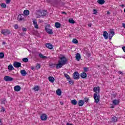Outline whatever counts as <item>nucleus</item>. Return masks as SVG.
<instances>
[{"label":"nucleus","instance_id":"34","mask_svg":"<svg viewBox=\"0 0 125 125\" xmlns=\"http://www.w3.org/2000/svg\"><path fill=\"white\" fill-rule=\"evenodd\" d=\"M109 34L115 35V31H114L113 29H110L109 32Z\"/></svg>","mask_w":125,"mask_h":125},{"label":"nucleus","instance_id":"49","mask_svg":"<svg viewBox=\"0 0 125 125\" xmlns=\"http://www.w3.org/2000/svg\"><path fill=\"white\" fill-rule=\"evenodd\" d=\"M14 28H15V29H18V25L15 24L14 25Z\"/></svg>","mask_w":125,"mask_h":125},{"label":"nucleus","instance_id":"22","mask_svg":"<svg viewBox=\"0 0 125 125\" xmlns=\"http://www.w3.org/2000/svg\"><path fill=\"white\" fill-rule=\"evenodd\" d=\"M76 58L77 61H80V60L81 59V54L78 53L76 55Z\"/></svg>","mask_w":125,"mask_h":125},{"label":"nucleus","instance_id":"32","mask_svg":"<svg viewBox=\"0 0 125 125\" xmlns=\"http://www.w3.org/2000/svg\"><path fill=\"white\" fill-rule=\"evenodd\" d=\"M4 58V53L3 52H0V59H2V58Z\"/></svg>","mask_w":125,"mask_h":125},{"label":"nucleus","instance_id":"57","mask_svg":"<svg viewBox=\"0 0 125 125\" xmlns=\"http://www.w3.org/2000/svg\"><path fill=\"white\" fill-rule=\"evenodd\" d=\"M66 125H73V124H70V123H66Z\"/></svg>","mask_w":125,"mask_h":125},{"label":"nucleus","instance_id":"3","mask_svg":"<svg viewBox=\"0 0 125 125\" xmlns=\"http://www.w3.org/2000/svg\"><path fill=\"white\" fill-rule=\"evenodd\" d=\"M94 99L95 100V103H98L100 100V95L98 92H96L94 94Z\"/></svg>","mask_w":125,"mask_h":125},{"label":"nucleus","instance_id":"58","mask_svg":"<svg viewBox=\"0 0 125 125\" xmlns=\"http://www.w3.org/2000/svg\"><path fill=\"white\" fill-rule=\"evenodd\" d=\"M62 14H67V13H66L65 12H62Z\"/></svg>","mask_w":125,"mask_h":125},{"label":"nucleus","instance_id":"28","mask_svg":"<svg viewBox=\"0 0 125 125\" xmlns=\"http://www.w3.org/2000/svg\"><path fill=\"white\" fill-rule=\"evenodd\" d=\"M55 26L57 28H60V27H61V24L57 22L55 23Z\"/></svg>","mask_w":125,"mask_h":125},{"label":"nucleus","instance_id":"25","mask_svg":"<svg viewBox=\"0 0 125 125\" xmlns=\"http://www.w3.org/2000/svg\"><path fill=\"white\" fill-rule=\"evenodd\" d=\"M23 14L24 15H25L26 16H28V15H29V14H30V11H29V10H25L23 11Z\"/></svg>","mask_w":125,"mask_h":125},{"label":"nucleus","instance_id":"27","mask_svg":"<svg viewBox=\"0 0 125 125\" xmlns=\"http://www.w3.org/2000/svg\"><path fill=\"white\" fill-rule=\"evenodd\" d=\"M39 56L42 59H44V58H47V57L43 56L41 53H39Z\"/></svg>","mask_w":125,"mask_h":125},{"label":"nucleus","instance_id":"61","mask_svg":"<svg viewBox=\"0 0 125 125\" xmlns=\"http://www.w3.org/2000/svg\"><path fill=\"white\" fill-rule=\"evenodd\" d=\"M61 105H63V104H64L62 102H61Z\"/></svg>","mask_w":125,"mask_h":125},{"label":"nucleus","instance_id":"20","mask_svg":"<svg viewBox=\"0 0 125 125\" xmlns=\"http://www.w3.org/2000/svg\"><path fill=\"white\" fill-rule=\"evenodd\" d=\"M119 103H120V101L119 100H114L113 101L114 105H119Z\"/></svg>","mask_w":125,"mask_h":125},{"label":"nucleus","instance_id":"40","mask_svg":"<svg viewBox=\"0 0 125 125\" xmlns=\"http://www.w3.org/2000/svg\"><path fill=\"white\" fill-rule=\"evenodd\" d=\"M10 1H11V0H6L5 2L6 4H8L9 3H10Z\"/></svg>","mask_w":125,"mask_h":125},{"label":"nucleus","instance_id":"29","mask_svg":"<svg viewBox=\"0 0 125 125\" xmlns=\"http://www.w3.org/2000/svg\"><path fill=\"white\" fill-rule=\"evenodd\" d=\"M73 43H75V44H77V43H79V41L76 39H73L72 40Z\"/></svg>","mask_w":125,"mask_h":125},{"label":"nucleus","instance_id":"46","mask_svg":"<svg viewBox=\"0 0 125 125\" xmlns=\"http://www.w3.org/2000/svg\"><path fill=\"white\" fill-rule=\"evenodd\" d=\"M22 31H23V32H26V31H27V28H24V27H23V28H22Z\"/></svg>","mask_w":125,"mask_h":125},{"label":"nucleus","instance_id":"31","mask_svg":"<svg viewBox=\"0 0 125 125\" xmlns=\"http://www.w3.org/2000/svg\"><path fill=\"white\" fill-rule=\"evenodd\" d=\"M33 89L35 91H38V90H40V87L39 86H36L33 88Z\"/></svg>","mask_w":125,"mask_h":125},{"label":"nucleus","instance_id":"12","mask_svg":"<svg viewBox=\"0 0 125 125\" xmlns=\"http://www.w3.org/2000/svg\"><path fill=\"white\" fill-rule=\"evenodd\" d=\"M4 80L6 82H12V81H13V78L9 76H5L4 77Z\"/></svg>","mask_w":125,"mask_h":125},{"label":"nucleus","instance_id":"36","mask_svg":"<svg viewBox=\"0 0 125 125\" xmlns=\"http://www.w3.org/2000/svg\"><path fill=\"white\" fill-rule=\"evenodd\" d=\"M112 122H116L118 121V119H117V117H114L112 118Z\"/></svg>","mask_w":125,"mask_h":125},{"label":"nucleus","instance_id":"19","mask_svg":"<svg viewBox=\"0 0 125 125\" xmlns=\"http://www.w3.org/2000/svg\"><path fill=\"white\" fill-rule=\"evenodd\" d=\"M21 74L22 76H25L27 75V72L25 70H22L21 71Z\"/></svg>","mask_w":125,"mask_h":125},{"label":"nucleus","instance_id":"2","mask_svg":"<svg viewBox=\"0 0 125 125\" xmlns=\"http://www.w3.org/2000/svg\"><path fill=\"white\" fill-rule=\"evenodd\" d=\"M113 36H115V35L109 33V35H108V32H107V31H104L103 37H104L105 40H108V38H109V40H112V38H113Z\"/></svg>","mask_w":125,"mask_h":125},{"label":"nucleus","instance_id":"8","mask_svg":"<svg viewBox=\"0 0 125 125\" xmlns=\"http://www.w3.org/2000/svg\"><path fill=\"white\" fill-rule=\"evenodd\" d=\"M1 34L4 35V36H7L10 34V31L7 29H3L1 31Z\"/></svg>","mask_w":125,"mask_h":125},{"label":"nucleus","instance_id":"44","mask_svg":"<svg viewBox=\"0 0 125 125\" xmlns=\"http://www.w3.org/2000/svg\"><path fill=\"white\" fill-rule=\"evenodd\" d=\"M93 14H96L97 13V11L96 10V9H93Z\"/></svg>","mask_w":125,"mask_h":125},{"label":"nucleus","instance_id":"4","mask_svg":"<svg viewBox=\"0 0 125 125\" xmlns=\"http://www.w3.org/2000/svg\"><path fill=\"white\" fill-rule=\"evenodd\" d=\"M48 27H49V25H46L45 26V30L46 32V33H47V34H49V35H52V34H53L52 29H50L48 28Z\"/></svg>","mask_w":125,"mask_h":125},{"label":"nucleus","instance_id":"7","mask_svg":"<svg viewBox=\"0 0 125 125\" xmlns=\"http://www.w3.org/2000/svg\"><path fill=\"white\" fill-rule=\"evenodd\" d=\"M32 21L35 29H39V25L38 24V22H37V19H33Z\"/></svg>","mask_w":125,"mask_h":125},{"label":"nucleus","instance_id":"10","mask_svg":"<svg viewBox=\"0 0 125 125\" xmlns=\"http://www.w3.org/2000/svg\"><path fill=\"white\" fill-rule=\"evenodd\" d=\"M13 66L15 68H20V67H21V62H15L13 63Z\"/></svg>","mask_w":125,"mask_h":125},{"label":"nucleus","instance_id":"45","mask_svg":"<svg viewBox=\"0 0 125 125\" xmlns=\"http://www.w3.org/2000/svg\"><path fill=\"white\" fill-rule=\"evenodd\" d=\"M86 56L87 57H90V53H86Z\"/></svg>","mask_w":125,"mask_h":125},{"label":"nucleus","instance_id":"33","mask_svg":"<svg viewBox=\"0 0 125 125\" xmlns=\"http://www.w3.org/2000/svg\"><path fill=\"white\" fill-rule=\"evenodd\" d=\"M0 6L2 7V8H5L6 7V4L4 3H1L0 4Z\"/></svg>","mask_w":125,"mask_h":125},{"label":"nucleus","instance_id":"37","mask_svg":"<svg viewBox=\"0 0 125 125\" xmlns=\"http://www.w3.org/2000/svg\"><path fill=\"white\" fill-rule=\"evenodd\" d=\"M22 61H23V62H28L29 61V59L27 58H24L22 59Z\"/></svg>","mask_w":125,"mask_h":125},{"label":"nucleus","instance_id":"59","mask_svg":"<svg viewBox=\"0 0 125 125\" xmlns=\"http://www.w3.org/2000/svg\"><path fill=\"white\" fill-rule=\"evenodd\" d=\"M2 44H3V45L5 44V42H2Z\"/></svg>","mask_w":125,"mask_h":125},{"label":"nucleus","instance_id":"16","mask_svg":"<svg viewBox=\"0 0 125 125\" xmlns=\"http://www.w3.org/2000/svg\"><path fill=\"white\" fill-rule=\"evenodd\" d=\"M80 76L82 79H85L87 75H86V73L83 72L81 74Z\"/></svg>","mask_w":125,"mask_h":125},{"label":"nucleus","instance_id":"62","mask_svg":"<svg viewBox=\"0 0 125 125\" xmlns=\"http://www.w3.org/2000/svg\"><path fill=\"white\" fill-rule=\"evenodd\" d=\"M98 67L99 68L100 67V65H98Z\"/></svg>","mask_w":125,"mask_h":125},{"label":"nucleus","instance_id":"9","mask_svg":"<svg viewBox=\"0 0 125 125\" xmlns=\"http://www.w3.org/2000/svg\"><path fill=\"white\" fill-rule=\"evenodd\" d=\"M73 79L74 80H79L80 79V74L78 72H75L73 73Z\"/></svg>","mask_w":125,"mask_h":125},{"label":"nucleus","instance_id":"39","mask_svg":"<svg viewBox=\"0 0 125 125\" xmlns=\"http://www.w3.org/2000/svg\"><path fill=\"white\" fill-rule=\"evenodd\" d=\"M49 66L51 68H54V67H55V64L51 63V64H49Z\"/></svg>","mask_w":125,"mask_h":125},{"label":"nucleus","instance_id":"35","mask_svg":"<svg viewBox=\"0 0 125 125\" xmlns=\"http://www.w3.org/2000/svg\"><path fill=\"white\" fill-rule=\"evenodd\" d=\"M64 76L65 78H66L67 79H68V80H70V76H69V75L66 74V73H64Z\"/></svg>","mask_w":125,"mask_h":125},{"label":"nucleus","instance_id":"18","mask_svg":"<svg viewBox=\"0 0 125 125\" xmlns=\"http://www.w3.org/2000/svg\"><path fill=\"white\" fill-rule=\"evenodd\" d=\"M83 104H84V102L82 100H80L78 102L79 106H83Z\"/></svg>","mask_w":125,"mask_h":125},{"label":"nucleus","instance_id":"5","mask_svg":"<svg viewBox=\"0 0 125 125\" xmlns=\"http://www.w3.org/2000/svg\"><path fill=\"white\" fill-rule=\"evenodd\" d=\"M37 14V15H39L38 17H37V18H40L41 16H45L46 15V11H42L41 12H38Z\"/></svg>","mask_w":125,"mask_h":125},{"label":"nucleus","instance_id":"42","mask_svg":"<svg viewBox=\"0 0 125 125\" xmlns=\"http://www.w3.org/2000/svg\"><path fill=\"white\" fill-rule=\"evenodd\" d=\"M36 67L38 68V69H40V68H41V64H40V63H38Z\"/></svg>","mask_w":125,"mask_h":125},{"label":"nucleus","instance_id":"30","mask_svg":"<svg viewBox=\"0 0 125 125\" xmlns=\"http://www.w3.org/2000/svg\"><path fill=\"white\" fill-rule=\"evenodd\" d=\"M69 22L71 24H75V23H76V22H75V21H74V20L73 19H70L69 20Z\"/></svg>","mask_w":125,"mask_h":125},{"label":"nucleus","instance_id":"55","mask_svg":"<svg viewBox=\"0 0 125 125\" xmlns=\"http://www.w3.org/2000/svg\"><path fill=\"white\" fill-rule=\"evenodd\" d=\"M122 26H123V28H125V23H122Z\"/></svg>","mask_w":125,"mask_h":125},{"label":"nucleus","instance_id":"48","mask_svg":"<svg viewBox=\"0 0 125 125\" xmlns=\"http://www.w3.org/2000/svg\"><path fill=\"white\" fill-rule=\"evenodd\" d=\"M1 104H5V100H3L1 101Z\"/></svg>","mask_w":125,"mask_h":125},{"label":"nucleus","instance_id":"24","mask_svg":"<svg viewBox=\"0 0 125 125\" xmlns=\"http://www.w3.org/2000/svg\"><path fill=\"white\" fill-rule=\"evenodd\" d=\"M8 70H9V71H12V70H14V67H13L12 64H9L8 66Z\"/></svg>","mask_w":125,"mask_h":125},{"label":"nucleus","instance_id":"38","mask_svg":"<svg viewBox=\"0 0 125 125\" xmlns=\"http://www.w3.org/2000/svg\"><path fill=\"white\" fill-rule=\"evenodd\" d=\"M68 81L70 84H74V82L73 81H71V79H70V80H68Z\"/></svg>","mask_w":125,"mask_h":125},{"label":"nucleus","instance_id":"26","mask_svg":"<svg viewBox=\"0 0 125 125\" xmlns=\"http://www.w3.org/2000/svg\"><path fill=\"white\" fill-rule=\"evenodd\" d=\"M71 104H73V105H77L78 104V101L76 100L75 99L72 100L71 101Z\"/></svg>","mask_w":125,"mask_h":125},{"label":"nucleus","instance_id":"47","mask_svg":"<svg viewBox=\"0 0 125 125\" xmlns=\"http://www.w3.org/2000/svg\"><path fill=\"white\" fill-rule=\"evenodd\" d=\"M31 70H34V69H36V66H31Z\"/></svg>","mask_w":125,"mask_h":125},{"label":"nucleus","instance_id":"17","mask_svg":"<svg viewBox=\"0 0 125 125\" xmlns=\"http://www.w3.org/2000/svg\"><path fill=\"white\" fill-rule=\"evenodd\" d=\"M56 94L57 95H59V96H60L61 94H62V91H61V89H58L56 91Z\"/></svg>","mask_w":125,"mask_h":125},{"label":"nucleus","instance_id":"41","mask_svg":"<svg viewBox=\"0 0 125 125\" xmlns=\"http://www.w3.org/2000/svg\"><path fill=\"white\" fill-rule=\"evenodd\" d=\"M84 99L85 102H86V103H87V102H88V99L87 98V97L84 98Z\"/></svg>","mask_w":125,"mask_h":125},{"label":"nucleus","instance_id":"63","mask_svg":"<svg viewBox=\"0 0 125 125\" xmlns=\"http://www.w3.org/2000/svg\"><path fill=\"white\" fill-rule=\"evenodd\" d=\"M124 12H125V9H124Z\"/></svg>","mask_w":125,"mask_h":125},{"label":"nucleus","instance_id":"21","mask_svg":"<svg viewBox=\"0 0 125 125\" xmlns=\"http://www.w3.org/2000/svg\"><path fill=\"white\" fill-rule=\"evenodd\" d=\"M97 2L98 3H99V4H104L105 3V0H97Z\"/></svg>","mask_w":125,"mask_h":125},{"label":"nucleus","instance_id":"13","mask_svg":"<svg viewBox=\"0 0 125 125\" xmlns=\"http://www.w3.org/2000/svg\"><path fill=\"white\" fill-rule=\"evenodd\" d=\"M93 91L95 92V93H96V92L99 93L100 92V87H99V86L94 87Z\"/></svg>","mask_w":125,"mask_h":125},{"label":"nucleus","instance_id":"15","mask_svg":"<svg viewBox=\"0 0 125 125\" xmlns=\"http://www.w3.org/2000/svg\"><path fill=\"white\" fill-rule=\"evenodd\" d=\"M15 91H20L21 90V87L20 85H16L14 87Z\"/></svg>","mask_w":125,"mask_h":125},{"label":"nucleus","instance_id":"43","mask_svg":"<svg viewBox=\"0 0 125 125\" xmlns=\"http://www.w3.org/2000/svg\"><path fill=\"white\" fill-rule=\"evenodd\" d=\"M88 71V67H84V72H87Z\"/></svg>","mask_w":125,"mask_h":125},{"label":"nucleus","instance_id":"51","mask_svg":"<svg viewBox=\"0 0 125 125\" xmlns=\"http://www.w3.org/2000/svg\"><path fill=\"white\" fill-rule=\"evenodd\" d=\"M119 74H120V75H123V72L121 71H118Z\"/></svg>","mask_w":125,"mask_h":125},{"label":"nucleus","instance_id":"11","mask_svg":"<svg viewBox=\"0 0 125 125\" xmlns=\"http://www.w3.org/2000/svg\"><path fill=\"white\" fill-rule=\"evenodd\" d=\"M42 121H46L47 120V115L45 114H42L41 116Z\"/></svg>","mask_w":125,"mask_h":125},{"label":"nucleus","instance_id":"23","mask_svg":"<svg viewBox=\"0 0 125 125\" xmlns=\"http://www.w3.org/2000/svg\"><path fill=\"white\" fill-rule=\"evenodd\" d=\"M48 80L49 82L51 83H54V81H55V79L53 77L50 76L48 77Z\"/></svg>","mask_w":125,"mask_h":125},{"label":"nucleus","instance_id":"53","mask_svg":"<svg viewBox=\"0 0 125 125\" xmlns=\"http://www.w3.org/2000/svg\"><path fill=\"white\" fill-rule=\"evenodd\" d=\"M122 49L124 51V52H125V46L123 47Z\"/></svg>","mask_w":125,"mask_h":125},{"label":"nucleus","instance_id":"56","mask_svg":"<svg viewBox=\"0 0 125 125\" xmlns=\"http://www.w3.org/2000/svg\"><path fill=\"white\" fill-rule=\"evenodd\" d=\"M92 24L91 23H89L88 24V27H91V26H92Z\"/></svg>","mask_w":125,"mask_h":125},{"label":"nucleus","instance_id":"52","mask_svg":"<svg viewBox=\"0 0 125 125\" xmlns=\"http://www.w3.org/2000/svg\"><path fill=\"white\" fill-rule=\"evenodd\" d=\"M106 14H107V15H110V14H111V13L109 11H107Z\"/></svg>","mask_w":125,"mask_h":125},{"label":"nucleus","instance_id":"50","mask_svg":"<svg viewBox=\"0 0 125 125\" xmlns=\"http://www.w3.org/2000/svg\"><path fill=\"white\" fill-rule=\"evenodd\" d=\"M5 111V109L3 107H2L1 112H4Z\"/></svg>","mask_w":125,"mask_h":125},{"label":"nucleus","instance_id":"6","mask_svg":"<svg viewBox=\"0 0 125 125\" xmlns=\"http://www.w3.org/2000/svg\"><path fill=\"white\" fill-rule=\"evenodd\" d=\"M18 21H25V15L23 14H20L18 16Z\"/></svg>","mask_w":125,"mask_h":125},{"label":"nucleus","instance_id":"60","mask_svg":"<svg viewBox=\"0 0 125 125\" xmlns=\"http://www.w3.org/2000/svg\"><path fill=\"white\" fill-rule=\"evenodd\" d=\"M0 125H2V124H1V120H0Z\"/></svg>","mask_w":125,"mask_h":125},{"label":"nucleus","instance_id":"1","mask_svg":"<svg viewBox=\"0 0 125 125\" xmlns=\"http://www.w3.org/2000/svg\"><path fill=\"white\" fill-rule=\"evenodd\" d=\"M67 62H68V60L64 56L61 55L60 57V60L58 61V63L56 65V69H60L62 68L63 65H66Z\"/></svg>","mask_w":125,"mask_h":125},{"label":"nucleus","instance_id":"14","mask_svg":"<svg viewBox=\"0 0 125 125\" xmlns=\"http://www.w3.org/2000/svg\"><path fill=\"white\" fill-rule=\"evenodd\" d=\"M45 46L49 49H52V48H53V45L49 43H46Z\"/></svg>","mask_w":125,"mask_h":125},{"label":"nucleus","instance_id":"54","mask_svg":"<svg viewBox=\"0 0 125 125\" xmlns=\"http://www.w3.org/2000/svg\"><path fill=\"white\" fill-rule=\"evenodd\" d=\"M120 6H121V7H122L123 8V7H125V4H122V5H120Z\"/></svg>","mask_w":125,"mask_h":125}]
</instances>
